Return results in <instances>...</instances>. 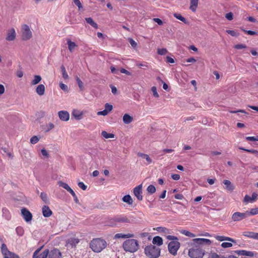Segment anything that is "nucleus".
I'll return each instance as SVG.
<instances>
[{
	"instance_id": "32",
	"label": "nucleus",
	"mask_w": 258,
	"mask_h": 258,
	"mask_svg": "<svg viewBox=\"0 0 258 258\" xmlns=\"http://www.w3.org/2000/svg\"><path fill=\"white\" fill-rule=\"evenodd\" d=\"M239 149L247 152L248 153L253 154L254 155H255V156L256 157H258V150H254V149L249 150V149H245L244 148H243V147H239Z\"/></svg>"
},
{
	"instance_id": "17",
	"label": "nucleus",
	"mask_w": 258,
	"mask_h": 258,
	"mask_svg": "<svg viewBox=\"0 0 258 258\" xmlns=\"http://www.w3.org/2000/svg\"><path fill=\"white\" fill-rule=\"evenodd\" d=\"M114 221L116 222L119 223H130V219L126 216H120L115 217L114 218Z\"/></svg>"
},
{
	"instance_id": "44",
	"label": "nucleus",
	"mask_w": 258,
	"mask_h": 258,
	"mask_svg": "<svg viewBox=\"0 0 258 258\" xmlns=\"http://www.w3.org/2000/svg\"><path fill=\"white\" fill-rule=\"evenodd\" d=\"M173 16L174 17H175L176 19L180 20L181 21H182V22L184 23H186V19L183 17H182L181 15L179 14H177V13H174L173 14Z\"/></svg>"
},
{
	"instance_id": "34",
	"label": "nucleus",
	"mask_w": 258,
	"mask_h": 258,
	"mask_svg": "<svg viewBox=\"0 0 258 258\" xmlns=\"http://www.w3.org/2000/svg\"><path fill=\"white\" fill-rule=\"evenodd\" d=\"M101 135L105 139L113 138L114 135L111 133H108L106 131H102Z\"/></svg>"
},
{
	"instance_id": "25",
	"label": "nucleus",
	"mask_w": 258,
	"mask_h": 258,
	"mask_svg": "<svg viewBox=\"0 0 258 258\" xmlns=\"http://www.w3.org/2000/svg\"><path fill=\"white\" fill-rule=\"evenodd\" d=\"M152 242L154 244L160 246L163 244V240L160 236H157L153 238Z\"/></svg>"
},
{
	"instance_id": "42",
	"label": "nucleus",
	"mask_w": 258,
	"mask_h": 258,
	"mask_svg": "<svg viewBox=\"0 0 258 258\" xmlns=\"http://www.w3.org/2000/svg\"><path fill=\"white\" fill-rule=\"evenodd\" d=\"M41 137H38L37 136H33L31 139H30V143L32 144H36L37 143H38L39 141V140L40 139Z\"/></svg>"
},
{
	"instance_id": "8",
	"label": "nucleus",
	"mask_w": 258,
	"mask_h": 258,
	"mask_svg": "<svg viewBox=\"0 0 258 258\" xmlns=\"http://www.w3.org/2000/svg\"><path fill=\"white\" fill-rule=\"evenodd\" d=\"M42 247H41L35 251L33 255V258H47L49 254V250L48 249L44 250L41 253L39 254Z\"/></svg>"
},
{
	"instance_id": "63",
	"label": "nucleus",
	"mask_w": 258,
	"mask_h": 258,
	"mask_svg": "<svg viewBox=\"0 0 258 258\" xmlns=\"http://www.w3.org/2000/svg\"><path fill=\"white\" fill-rule=\"evenodd\" d=\"M41 152L42 155L43 156H45L46 157H49V154H48L47 151L45 149H42L41 150Z\"/></svg>"
},
{
	"instance_id": "11",
	"label": "nucleus",
	"mask_w": 258,
	"mask_h": 258,
	"mask_svg": "<svg viewBox=\"0 0 258 258\" xmlns=\"http://www.w3.org/2000/svg\"><path fill=\"white\" fill-rule=\"evenodd\" d=\"M58 115L59 119L64 121H67L69 120L70 114L67 111H60L58 112Z\"/></svg>"
},
{
	"instance_id": "60",
	"label": "nucleus",
	"mask_w": 258,
	"mask_h": 258,
	"mask_svg": "<svg viewBox=\"0 0 258 258\" xmlns=\"http://www.w3.org/2000/svg\"><path fill=\"white\" fill-rule=\"evenodd\" d=\"M110 70L112 73L118 74V70L116 69L114 66H111Z\"/></svg>"
},
{
	"instance_id": "55",
	"label": "nucleus",
	"mask_w": 258,
	"mask_h": 258,
	"mask_svg": "<svg viewBox=\"0 0 258 258\" xmlns=\"http://www.w3.org/2000/svg\"><path fill=\"white\" fill-rule=\"evenodd\" d=\"M234 48L237 49H240L246 48V46L245 44H238L234 46Z\"/></svg>"
},
{
	"instance_id": "37",
	"label": "nucleus",
	"mask_w": 258,
	"mask_h": 258,
	"mask_svg": "<svg viewBox=\"0 0 258 258\" xmlns=\"http://www.w3.org/2000/svg\"><path fill=\"white\" fill-rule=\"evenodd\" d=\"M180 233L182 234H184V235L189 237H194L196 236V235L191 233L190 232L187 231L186 230H181L180 231Z\"/></svg>"
},
{
	"instance_id": "7",
	"label": "nucleus",
	"mask_w": 258,
	"mask_h": 258,
	"mask_svg": "<svg viewBox=\"0 0 258 258\" xmlns=\"http://www.w3.org/2000/svg\"><path fill=\"white\" fill-rule=\"evenodd\" d=\"M248 217L247 211L244 213L236 212L234 213L231 217V219L234 222H238Z\"/></svg>"
},
{
	"instance_id": "18",
	"label": "nucleus",
	"mask_w": 258,
	"mask_h": 258,
	"mask_svg": "<svg viewBox=\"0 0 258 258\" xmlns=\"http://www.w3.org/2000/svg\"><path fill=\"white\" fill-rule=\"evenodd\" d=\"M134 237V235L132 233L123 234V233H117L114 235L115 239L118 238H130Z\"/></svg>"
},
{
	"instance_id": "9",
	"label": "nucleus",
	"mask_w": 258,
	"mask_h": 258,
	"mask_svg": "<svg viewBox=\"0 0 258 258\" xmlns=\"http://www.w3.org/2000/svg\"><path fill=\"white\" fill-rule=\"evenodd\" d=\"M21 214L26 222H30L32 220V215L26 208H24L21 209Z\"/></svg>"
},
{
	"instance_id": "36",
	"label": "nucleus",
	"mask_w": 258,
	"mask_h": 258,
	"mask_svg": "<svg viewBox=\"0 0 258 258\" xmlns=\"http://www.w3.org/2000/svg\"><path fill=\"white\" fill-rule=\"evenodd\" d=\"M57 184L59 186H61L62 187H63V188H64L65 189H66L68 191L69 190H70V188H71L69 186V185L66 183H64L63 182H62V181H59L58 182H57Z\"/></svg>"
},
{
	"instance_id": "14",
	"label": "nucleus",
	"mask_w": 258,
	"mask_h": 258,
	"mask_svg": "<svg viewBox=\"0 0 258 258\" xmlns=\"http://www.w3.org/2000/svg\"><path fill=\"white\" fill-rule=\"evenodd\" d=\"M199 0H189V9L192 12H196L198 7Z\"/></svg>"
},
{
	"instance_id": "62",
	"label": "nucleus",
	"mask_w": 258,
	"mask_h": 258,
	"mask_svg": "<svg viewBox=\"0 0 258 258\" xmlns=\"http://www.w3.org/2000/svg\"><path fill=\"white\" fill-rule=\"evenodd\" d=\"M153 21L156 22L159 25H162L163 24V21L159 18H153Z\"/></svg>"
},
{
	"instance_id": "15",
	"label": "nucleus",
	"mask_w": 258,
	"mask_h": 258,
	"mask_svg": "<svg viewBox=\"0 0 258 258\" xmlns=\"http://www.w3.org/2000/svg\"><path fill=\"white\" fill-rule=\"evenodd\" d=\"M42 211L44 217H49L52 214V212L47 206H44L42 208Z\"/></svg>"
},
{
	"instance_id": "22",
	"label": "nucleus",
	"mask_w": 258,
	"mask_h": 258,
	"mask_svg": "<svg viewBox=\"0 0 258 258\" xmlns=\"http://www.w3.org/2000/svg\"><path fill=\"white\" fill-rule=\"evenodd\" d=\"M45 86L43 84H40L37 86L36 88V92L40 96H42L44 94L45 92Z\"/></svg>"
},
{
	"instance_id": "54",
	"label": "nucleus",
	"mask_w": 258,
	"mask_h": 258,
	"mask_svg": "<svg viewBox=\"0 0 258 258\" xmlns=\"http://www.w3.org/2000/svg\"><path fill=\"white\" fill-rule=\"evenodd\" d=\"M211 258H226L224 256H220L215 252L211 253L210 255Z\"/></svg>"
},
{
	"instance_id": "47",
	"label": "nucleus",
	"mask_w": 258,
	"mask_h": 258,
	"mask_svg": "<svg viewBox=\"0 0 258 258\" xmlns=\"http://www.w3.org/2000/svg\"><path fill=\"white\" fill-rule=\"evenodd\" d=\"M226 32L228 34H230V35H231L232 36L237 37V36H238L239 35V33H237V32H236V31H235L234 30H226Z\"/></svg>"
},
{
	"instance_id": "39",
	"label": "nucleus",
	"mask_w": 258,
	"mask_h": 258,
	"mask_svg": "<svg viewBox=\"0 0 258 258\" xmlns=\"http://www.w3.org/2000/svg\"><path fill=\"white\" fill-rule=\"evenodd\" d=\"M60 69L62 72V78L65 80L68 79L69 76L66 72L65 67L62 65L61 66Z\"/></svg>"
},
{
	"instance_id": "35",
	"label": "nucleus",
	"mask_w": 258,
	"mask_h": 258,
	"mask_svg": "<svg viewBox=\"0 0 258 258\" xmlns=\"http://www.w3.org/2000/svg\"><path fill=\"white\" fill-rule=\"evenodd\" d=\"M40 198L41 200L45 203V204H49V200L47 197V195L45 192H41L40 194Z\"/></svg>"
},
{
	"instance_id": "59",
	"label": "nucleus",
	"mask_w": 258,
	"mask_h": 258,
	"mask_svg": "<svg viewBox=\"0 0 258 258\" xmlns=\"http://www.w3.org/2000/svg\"><path fill=\"white\" fill-rule=\"evenodd\" d=\"M226 18L228 20H232L233 19V14L231 12L228 13L225 15Z\"/></svg>"
},
{
	"instance_id": "43",
	"label": "nucleus",
	"mask_w": 258,
	"mask_h": 258,
	"mask_svg": "<svg viewBox=\"0 0 258 258\" xmlns=\"http://www.w3.org/2000/svg\"><path fill=\"white\" fill-rule=\"evenodd\" d=\"M247 211L248 217L250 215H255L258 214V208H252L249 211Z\"/></svg>"
},
{
	"instance_id": "53",
	"label": "nucleus",
	"mask_w": 258,
	"mask_h": 258,
	"mask_svg": "<svg viewBox=\"0 0 258 258\" xmlns=\"http://www.w3.org/2000/svg\"><path fill=\"white\" fill-rule=\"evenodd\" d=\"M241 30L245 33L250 35H255L256 34V32L255 31H253L251 30H246L243 28H241Z\"/></svg>"
},
{
	"instance_id": "58",
	"label": "nucleus",
	"mask_w": 258,
	"mask_h": 258,
	"mask_svg": "<svg viewBox=\"0 0 258 258\" xmlns=\"http://www.w3.org/2000/svg\"><path fill=\"white\" fill-rule=\"evenodd\" d=\"M97 114L98 115L105 116L108 114V112L104 109L103 111H98Z\"/></svg>"
},
{
	"instance_id": "48",
	"label": "nucleus",
	"mask_w": 258,
	"mask_h": 258,
	"mask_svg": "<svg viewBox=\"0 0 258 258\" xmlns=\"http://www.w3.org/2000/svg\"><path fill=\"white\" fill-rule=\"evenodd\" d=\"M157 53L160 55H163L167 53V50L166 48H159L157 50Z\"/></svg>"
},
{
	"instance_id": "20",
	"label": "nucleus",
	"mask_w": 258,
	"mask_h": 258,
	"mask_svg": "<svg viewBox=\"0 0 258 258\" xmlns=\"http://www.w3.org/2000/svg\"><path fill=\"white\" fill-rule=\"evenodd\" d=\"M16 32L14 29L12 28L8 31L6 39L8 41H13L15 39Z\"/></svg>"
},
{
	"instance_id": "29",
	"label": "nucleus",
	"mask_w": 258,
	"mask_h": 258,
	"mask_svg": "<svg viewBox=\"0 0 258 258\" xmlns=\"http://www.w3.org/2000/svg\"><path fill=\"white\" fill-rule=\"evenodd\" d=\"M67 44L68 45V48L70 51L72 52L74 48L77 46L76 44L72 42L71 40L68 39L67 40Z\"/></svg>"
},
{
	"instance_id": "1",
	"label": "nucleus",
	"mask_w": 258,
	"mask_h": 258,
	"mask_svg": "<svg viewBox=\"0 0 258 258\" xmlns=\"http://www.w3.org/2000/svg\"><path fill=\"white\" fill-rule=\"evenodd\" d=\"M211 241L206 238H195L190 242L188 243L189 246H191L188 249V255L191 258H203L205 254V251L201 246L204 244L210 245Z\"/></svg>"
},
{
	"instance_id": "57",
	"label": "nucleus",
	"mask_w": 258,
	"mask_h": 258,
	"mask_svg": "<svg viewBox=\"0 0 258 258\" xmlns=\"http://www.w3.org/2000/svg\"><path fill=\"white\" fill-rule=\"evenodd\" d=\"M137 66L140 68L143 67L144 69L148 67V63L146 62L143 63H137Z\"/></svg>"
},
{
	"instance_id": "51",
	"label": "nucleus",
	"mask_w": 258,
	"mask_h": 258,
	"mask_svg": "<svg viewBox=\"0 0 258 258\" xmlns=\"http://www.w3.org/2000/svg\"><path fill=\"white\" fill-rule=\"evenodd\" d=\"M151 90L153 92L154 96L156 98H158L159 96L158 93H157L156 87L155 86L152 87L151 88Z\"/></svg>"
},
{
	"instance_id": "13",
	"label": "nucleus",
	"mask_w": 258,
	"mask_h": 258,
	"mask_svg": "<svg viewBox=\"0 0 258 258\" xmlns=\"http://www.w3.org/2000/svg\"><path fill=\"white\" fill-rule=\"evenodd\" d=\"M257 197L258 195L255 192L252 193L251 197L245 195L243 199V202L245 203H253L257 199Z\"/></svg>"
},
{
	"instance_id": "12",
	"label": "nucleus",
	"mask_w": 258,
	"mask_h": 258,
	"mask_svg": "<svg viewBox=\"0 0 258 258\" xmlns=\"http://www.w3.org/2000/svg\"><path fill=\"white\" fill-rule=\"evenodd\" d=\"M48 258H61V254L57 249H53L49 252Z\"/></svg>"
},
{
	"instance_id": "31",
	"label": "nucleus",
	"mask_w": 258,
	"mask_h": 258,
	"mask_svg": "<svg viewBox=\"0 0 258 258\" xmlns=\"http://www.w3.org/2000/svg\"><path fill=\"white\" fill-rule=\"evenodd\" d=\"M86 22L87 23H88L89 24H90L91 26H92L93 27L97 29L98 28V25L97 24V23H96L92 19V18L89 17V18H86L85 19Z\"/></svg>"
},
{
	"instance_id": "2",
	"label": "nucleus",
	"mask_w": 258,
	"mask_h": 258,
	"mask_svg": "<svg viewBox=\"0 0 258 258\" xmlns=\"http://www.w3.org/2000/svg\"><path fill=\"white\" fill-rule=\"evenodd\" d=\"M107 246L106 241L102 238H94L91 241L90 247L95 252H100Z\"/></svg>"
},
{
	"instance_id": "26",
	"label": "nucleus",
	"mask_w": 258,
	"mask_h": 258,
	"mask_svg": "<svg viewBox=\"0 0 258 258\" xmlns=\"http://www.w3.org/2000/svg\"><path fill=\"white\" fill-rule=\"evenodd\" d=\"M138 156L139 157H141L144 159H145L147 162L148 164H151L152 162V160L149 157V156L147 154L142 153H138Z\"/></svg>"
},
{
	"instance_id": "49",
	"label": "nucleus",
	"mask_w": 258,
	"mask_h": 258,
	"mask_svg": "<svg viewBox=\"0 0 258 258\" xmlns=\"http://www.w3.org/2000/svg\"><path fill=\"white\" fill-rule=\"evenodd\" d=\"M59 87L63 91L68 92L69 91L68 87L62 83H59Z\"/></svg>"
},
{
	"instance_id": "41",
	"label": "nucleus",
	"mask_w": 258,
	"mask_h": 258,
	"mask_svg": "<svg viewBox=\"0 0 258 258\" xmlns=\"http://www.w3.org/2000/svg\"><path fill=\"white\" fill-rule=\"evenodd\" d=\"M76 81L78 83V85L79 86V87L80 90H81V91L83 90L84 87V84L82 82V81L80 80V79L78 76H76Z\"/></svg>"
},
{
	"instance_id": "40",
	"label": "nucleus",
	"mask_w": 258,
	"mask_h": 258,
	"mask_svg": "<svg viewBox=\"0 0 258 258\" xmlns=\"http://www.w3.org/2000/svg\"><path fill=\"white\" fill-rule=\"evenodd\" d=\"M1 251L3 254L6 255L10 251L8 250L6 244L3 243L1 246Z\"/></svg>"
},
{
	"instance_id": "23",
	"label": "nucleus",
	"mask_w": 258,
	"mask_h": 258,
	"mask_svg": "<svg viewBox=\"0 0 258 258\" xmlns=\"http://www.w3.org/2000/svg\"><path fill=\"white\" fill-rule=\"evenodd\" d=\"M223 183L226 185L225 188L230 191H232L234 189V185L229 180H224Z\"/></svg>"
},
{
	"instance_id": "21",
	"label": "nucleus",
	"mask_w": 258,
	"mask_h": 258,
	"mask_svg": "<svg viewBox=\"0 0 258 258\" xmlns=\"http://www.w3.org/2000/svg\"><path fill=\"white\" fill-rule=\"evenodd\" d=\"M243 235L249 238H251L258 240V233L246 231L243 233Z\"/></svg>"
},
{
	"instance_id": "24",
	"label": "nucleus",
	"mask_w": 258,
	"mask_h": 258,
	"mask_svg": "<svg viewBox=\"0 0 258 258\" xmlns=\"http://www.w3.org/2000/svg\"><path fill=\"white\" fill-rule=\"evenodd\" d=\"M122 119L125 124H129L133 121V117L126 113L123 116Z\"/></svg>"
},
{
	"instance_id": "16",
	"label": "nucleus",
	"mask_w": 258,
	"mask_h": 258,
	"mask_svg": "<svg viewBox=\"0 0 258 258\" xmlns=\"http://www.w3.org/2000/svg\"><path fill=\"white\" fill-rule=\"evenodd\" d=\"M72 114L76 119L80 120L83 117V112L78 109H74Z\"/></svg>"
},
{
	"instance_id": "28",
	"label": "nucleus",
	"mask_w": 258,
	"mask_h": 258,
	"mask_svg": "<svg viewBox=\"0 0 258 258\" xmlns=\"http://www.w3.org/2000/svg\"><path fill=\"white\" fill-rule=\"evenodd\" d=\"M216 239L219 241H222L227 240L231 242H234V240L231 238L226 237L224 236H217L215 237Z\"/></svg>"
},
{
	"instance_id": "64",
	"label": "nucleus",
	"mask_w": 258,
	"mask_h": 258,
	"mask_svg": "<svg viewBox=\"0 0 258 258\" xmlns=\"http://www.w3.org/2000/svg\"><path fill=\"white\" fill-rule=\"evenodd\" d=\"M171 178L175 180H178L180 179V175L177 174H173L171 175Z\"/></svg>"
},
{
	"instance_id": "50",
	"label": "nucleus",
	"mask_w": 258,
	"mask_h": 258,
	"mask_svg": "<svg viewBox=\"0 0 258 258\" xmlns=\"http://www.w3.org/2000/svg\"><path fill=\"white\" fill-rule=\"evenodd\" d=\"M113 109V106L109 103L105 104V109L109 113Z\"/></svg>"
},
{
	"instance_id": "46",
	"label": "nucleus",
	"mask_w": 258,
	"mask_h": 258,
	"mask_svg": "<svg viewBox=\"0 0 258 258\" xmlns=\"http://www.w3.org/2000/svg\"><path fill=\"white\" fill-rule=\"evenodd\" d=\"M17 234L21 236L24 234V229L22 227H18L16 229Z\"/></svg>"
},
{
	"instance_id": "30",
	"label": "nucleus",
	"mask_w": 258,
	"mask_h": 258,
	"mask_svg": "<svg viewBox=\"0 0 258 258\" xmlns=\"http://www.w3.org/2000/svg\"><path fill=\"white\" fill-rule=\"evenodd\" d=\"M41 77L39 75H35L33 80L31 81V85H35L38 84L41 80Z\"/></svg>"
},
{
	"instance_id": "45",
	"label": "nucleus",
	"mask_w": 258,
	"mask_h": 258,
	"mask_svg": "<svg viewBox=\"0 0 258 258\" xmlns=\"http://www.w3.org/2000/svg\"><path fill=\"white\" fill-rule=\"evenodd\" d=\"M147 190L149 194H153L155 192L156 188L154 185H150L149 186H148Z\"/></svg>"
},
{
	"instance_id": "33",
	"label": "nucleus",
	"mask_w": 258,
	"mask_h": 258,
	"mask_svg": "<svg viewBox=\"0 0 258 258\" xmlns=\"http://www.w3.org/2000/svg\"><path fill=\"white\" fill-rule=\"evenodd\" d=\"M79 242V239L75 238H71L68 240V243L72 246H76Z\"/></svg>"
},
{
	"instance_id": "38",
	"label": "nucleus",
	"mask_w": 258,
	"mask_h": 258,
	"mask_svg": "<svg viewBox=\"0 0 258 258\" xmlns=\"http://www.w3.org/2000/svg\"><path fill=\"white\" fill-rule=\"evenodd\" d=\"M4 258H19V257L14 253L9 251L6 255H4Z\"/></svg>"
},
{
	"instance_id": "52",
	"label": "nucleus",
	"mask_w": 258,
	"mask_h": 258,
	"mask_svg": "<svg viewBox=\"0 0 258 258\" xmlns=\"http://www.w3.org/2000/svg\"><path fill=\"white\" fill-rule=\"evenodd\" d=\"M221 246L223 248H228L232 246V244L230 242H224L221 244Z\"/></svg>"
},
{
	"instance_id": "6",
	"label": "nucleus",
	"mask_w": 258,
	"mask_h": 258,
	"mask_svg": "<svg viewBox=\"0 0 258 258\" xmlns=\"http://www.w3.org/2000/svg\"><path fill=\"white\" fill-rule=\"evenodd\" d=\"M180 247V243L178 241H172L168 244V248L169 252L175 255Z\"/></svg>"
},
{
	"instance_id": "10",
	"label": "nucleus",
	"mask_w": 258,
	"mask_h": 258,
	"mask_svg": "<svg viewBox=\"0 0 258 258\" xmlns=\"http://www.w3.org/2000/svg\"><path fill=\"white\" fill-rule=\"evenodd\" d=\"M134 194L137 197L139 201H142L143 200L142 196V184L139 185L134 189Z\"/></svg>"
},
{
	"instance_id": "61",
	"label": "nucleus",
	"mask_w": 258,
	"mask_h": 258,
	"mask_svg": "<svg viewBox=\"0 0 258 258\" xmlns=\"http://www.w3.org/2000/svg\"><path fill=\"white\" fill-rule=\"evenodd\" d=\"M78 184L79 187L81 188L83 190L86 189L87 186L85 185L83 182H79Z\"/></svg>"
},
{
	"instance_id": "4",
	"label": "nucleus",
	"mask_w": 258,
	"mask_h": 258,
	"mask_svg": "<svg viewBox=\"0 0 258 258\" xmlns=\"http://www.w3.org/2000/svg\"><path fill=\"white\" fill-rule=\"evenodd\" d=\"M145 253L150 258H157L160 254V249L158 247L151 244L145 248Z\"/></svg>"
},
{
	"instance_id": "5",
	"label": "nucleus",
	"mask_w": 258,
	"mask_h": 258,
	"mask_svg": "<svg viewBox=\"0 0 258 258\" xmlns=\"http://www.w3.org/2000/svg\"><path fill=\"white\" fill-rule=\"evenodd\" d=\"M22 39L23 40H28L30 39L32 36V32L29 27L27 25H24L22 28Z\"/></svg>"
},
{
	"instance_id": "3",
	"label": "nucleus",
	"mask_w": 258,
	"mask_h": 258,
	"mask_svg": "<svg viewBox=\"0 0 258 258\" xmlns=\"http://www.w3.org/2000/svg\"><path fill=\"white\" fill-rule=\"evenodd\" d=\"M122 247L125 251L134 253L139 249V242L134 239L126 240L122 244Z\"/></svg>"
},
{
	"instance_id": "27",
	"label": "nucleus",
	"mask_w": 258,
	"mask_h": 258,
	"mask_svg": "<svg viewBox=\"0 0 258 258\" xmlns=\"http://www.w3.org/2000/svg\"><path fill=\"white\" fill-rule=\"evenodd\" d=\"M122 200L123 202L126 203L129 205H132L133 204V200L131 196L129 195L124 196L122 198Z\"/></svg>"
},
{
	"instance_id": "19",
	"label": "nucleus",
	"mask_w": 258,
	"mask_h": 258,
	"mask_svg": "<svg viewBox=\"0 0 258 258\" xmlns=\"http://www.w3.org/2000/svg\"><path fill=\"white\" fill-rule=\"evenodd\" d=\"M235 252L239 255H245L250 257L254 256V253L250 251H246L245 250H236Z\"/></svg>"
},
{
	"instance_id": "56",
	"label": "nucleus",
	"mask_w": 258,
	"mask_h": 258,
	"mask_svg": "<svg viewBox=\"0 0 258 258\" xmlns=\"http://www.w3.org/2000/svg\"><path fill=\"white\" fill-rule=\"evenodd\" d=\"M128 41L133 47L135 48L137 46V43L133 39L130 38Z\"/></svg>"
}]
</instances>
